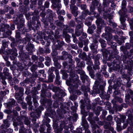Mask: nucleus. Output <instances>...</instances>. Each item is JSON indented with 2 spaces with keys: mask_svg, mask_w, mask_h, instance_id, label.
<instances>
[{
  "mask_svg": "<svg viewBox=\"0 0 133 133\" xmlns=\"http://www.w3.org/2000/svg\"><path fill=\"white\" fill-rule=\"evenodd\" d=\"M75 74L74 71H72L70 72V75L71 77L69 80H67L66 82L67 85L68 86L73 85L74 87H77L76 85L79 83L78 78H75Z\"/></svg>",
  "mask_w": 133,
  "mask_h": 133,
  "instance_id": "nucleus-1",
  "label": "nucleus"
},
{
  "mask_svg": "<svg viewBox=\"0 0 133 133\" xmlns=\"http://www.w3.org/2000/svg\"><path fill=\"white\" fill-rule=\"evenodd\" d=\"M105 31L107 33H109L108 35H105V38L107 41L109 45L113 44V43L112 42L111 39L112 38V35L109 33L112 31L111 28L109 27H106L105 28Z\"/></svg>",
  "mask_w": 133,
  "mask_h": 133,
  "instance_id": "nucleus-2",
  "label": "nucleus"
},
{
  "mask_svg": "<svg viewBox=\"0 0 133 133\" xmlns=\"http://www.w3.org/2000/svg\"><path fill=\"white\" fill-rule=\"evenodd\" d=\"M23 89L21 87H20L19 90L17 92H16L15 97L16 98L17 100V102L21 103H22V100L21 98V97L23 95Z\"/></svg>",
  "mask_w": 133,
  "mask_h": 133,
  "instance_id": "nucleus-3",
  "label": "nucleus"
},
{
  "mask_svg": "<svg viewBox=\"0 0 133 133\" xmlns=\"http://www.w3.org/2000/svg\"><path fill=\"white\" fill-rule=\"evenodd\" d=\"M113 52L112 53L109 50V51H107L106 49L104 48H103L101 50V51L103 53V56H104L105 57H107V55L108 53H111V55L112 57L113 58L116 57V54H117V52L116 51L114 50L113 49Z\"/></svg>",
  "mask_w": 133,
  "mask_h": 133,
  "instance_id": "nucleus-4",
  "label": "nucleus"
},
{
  "mask_svg": "<svg viewBox=\"0 0 133 133\" xmlns=\"http://www.w3.org/2000/svg\"><path fill=\"white\" fill-rule=\"evenodd\" d=\"M92 4L93 7H92V6L90 8V11H93L94 8L96 6H97L98 10L99 12H100L102 11H104V9L102 8V6H101V4H99L96 1L95 2H92Z\"/></svg>",
  "mask_w": 133,
  "mask_h": 133,
  "instance_id": "nucleus-5",
  "label": "nucleus"
},
{
  "mask_svg": "<svg viewBox=\"0 0 133 133\" xmlns=\"http://www.w3.org/2000/svg\"><path fill=\"white\" fill-rule=\"evenodd\" d=\"M70 6L71 13L75 16H77L79 12V11L77 10L78 9V8L76 6L71 5Z\"/></svg>",
  "mask_w": 133,
  "mask_h": 133,
  "instance_id": "nucleus-6",
  "label": "nucleus"
},
{
  "mask_svg": "<svg viewBox=\"0 0 133 133\" xmlns=\"http://www.w3.org/2000/svg\"><path fill=\"white\" fill-rule=\"evenodd\" d=\"M53 3V6L55 8H60L61 7V5L60 3V0H51Z\"/></svg>",
  "mask_w": 133,
  "mask_h": 133,
  "instance_id": "nucleus-7",
  "label": "nucleus"
},
{
  "mask_svg": "<svg viewBox=\"0 0 133 133\" xmlns=\"http://www.w3.org/2000/svg\"><path fill=\"white\" fill-rule=\"evenodd\" d=\"M99 15L96 16V17H97V19L96 21V22L97 25L99 26L100 27H101L104 25V21L102 19L100 18H98L97 17H99Z\"/></svg>",
  "mask_w": 133,
  "mask_h": 133,
  "instance_id": "nucleus-8",
  "label": "nucleus"
},
{
  "mask_svg": "<svg viewBox=\"0 0 133 133\" xmlns=\"http://www.w3.org/2000/svg\"><path fill=\"white\" fill-rule=\"evenodd\" d=\"M10 26L7 24H3L1 25L0 30L2 32L6 31L10 29Z\"/></svg>",
  "mask_w": 133,
  "mask_h": 133,
  "instance_id": "nucleus-9",
  "label": "nucleus"
},
{
  "mask_svg": "<svg viewBox=\"0 0 133 133\" xmlns=\"http://www.w3.org/2000/svg\"><path fill=\"white\" fill-rule=\"evenodd\" d=\"M62 55L60 57V58L62 60H66L67 58H68L69 55H70L68 54V52L64 51L62 52Z\"/></svg>",
  "mask_w": 133,
  "mask_h": 133,
  "instance_id": "nucleus-10",
  "label": "nucleus"
},
{
  "mask_svg": "<svg viewBox=\"0 0 133 133\" xmlns=\"http://www.w3.org/2000/svg\"><path fill=\"white\" fill-rule=\"evenodd\" d=\"M19 10L21 12H24L25 11H28L29 9L27 7H25L22 4H21L19 8Z\"/></svg>",
  "mask_w": 133,
  "mask_h": 133,
  "instance_id": "nucleus-11",
  "label": "nucleus"
},
{
  "mask_svg": "<svg viewBox=\"0 0 133 133\" xmlns=\"http://www.w3.org/2000/svg\"><path fill=\"white\" fill-rule=\"evenodd\" d=\"M15 101L13 99H11V101L9 102L7 104V106L8 108L12 107L15 105Z\"/></svg>",
  "mask_w": 133,
  "mask_h": 133,
  "instance_id": "nucleus-12",
  "label": "nucleus"
},
{
  "mask_svg": "<svg viewBox=\"0 0 133 133\" xmlns=\"http://www.w3.org/2000/svg\"><path fill=\"white\" fill-rule=\"evenodd\" d=\"M82 125L85 128L88 127V125L87 123V121L85 119V117H82Z\"/></svg>",
  "mask_w": 133,
  "mask_h": 133,
  "instance_id": "nucleus-13",
  "label": "nucleus"
},
{
  "mask_svg": "<svg viewBox=\"0 0 133 133\" xmlns=\"http://www.w3.org/2000/svg\"><path fill=\"white\" fill-rule=\"evenodd\" d=\"M90 123L91 124V127L93 131L95 130L96 128H98V125L96 124V123L94 120L91 121Z\"/></svg>",
  "mask_w": 133,
  "mask_h": 133,
  "instance_id": "nucleus-14",
  "label": "nucleus"
},
{
  "mask_svg": "<svg viewBox=\"0 0 133 133\" xmlns=\"http://www.w3.org/2000/svg\"><path fill=\"white\" fill-rule=\"evenodd\" d=\"M77 72L78 74L82 76L81 77L82 79H84V78H85L87 77V76L85 74V72L84 71L82 70H78Z\"/></svg>",
  "mask_w": 133,
  "mask_h": 133,
  "instance_id": "nucleus-15",
  "label": "nucleus"
},
{
  "mask_svg": "<svg viewBox=\"0 0 133 133\" xmlns=\"http://www.w3.org/2000/svg\"><path fill=\"white\" fill-rule=\"evenodd\" d=\"M126 4V2L124 0L123 1L122 3V10L123 11V15L127 11L126 9L125 8V5Z\"/></svg>",
  "mask_w": 133,
  "mask_h": 133,
  "instance_id": "nucleus-16",
  "label": "nucleus"
},
{
  "mask_svg": "<svg viewBox=\"0 0 133 133\" xmlns=\"http://www.w3.org/2000/svg\"><path fill=\"white\" fill-rule=\"evenodd\" d=\"M19 132L20 133H31V131L30 129H26L25 130V129L23 127H22L21 128V129H20Z\"/></svg>",
  "mask_w": 133,
  "mask_h": 133,
  "instance_id": "nucleus-17",
  "label": "nucleus"
},
{
  "mask_svg": "<svg viewBox=\"0 0 133 133\" xmlns=\"http://www.w3.org/2000/svg\"><path fill=\"white\" fill-rule=\"evenodd\" d=\"M34 46L33 45L30 43V42H28L26 46V48L27 50L28 51L30 50L33 49Z\"/></svg>",
  "mask_w": 133,
  "mask_h": 133,
  "instance_id": "nucleus-18",
  "label": "nucleus"
},
{
  "mask_svg": "<svg viewBox=\"0 0 133 133\" xmlns=\"http://www.w3.org/2000/svg\"><path fill=\"white\" fill-rule=\"evenodd\" d=\"M23 118L24 120V124L27 125H29L30 124V122L28 118L25 116H24Z\"/></svg>",
  "mask_w": 133,
  "mask_h": 133,
  "instance_id": "nucleus-19",
  "label": "nucleus"
},
{
  "mask_svg": "<svg viewBox=\"0 0 133 133\" xmlns=\"http://www.w3.org/2000/svg\"><path fill=\"white\" fill-rule=\"evenodd\" d=\"M4 125H2L1 127L2 128H7L9 126V124L8 123V119L4 120Z\"/></svg>",
  "mask_w": 133,
  "mask_h": 133,
  "instance_id": "nucleus-20",
  "label": "nucleus"
},
{
  "mask_svg": "<svg viewBox=\"0 0 133 133\" xmlns=\"http://www.w3.org/2000/svg\"><path fill=\"white\" fill-rule=\"evenodd\" d=\"M95 58V64L96 65V68L95 69H98V65H99V61H98V60L99 59V58L97 56H95V58Z\"/></svg>",
  "mask_w": 133,
  "mask_h": 133,
  "instance_id": "nucleus-21",
  "label": "nucleus"
},
{
  "mask_svg": "<svg viewBox=\"0 0 133 133\" xmlns=\"http://www.w3.org/2000/svg\"><path fill=\"white\" fill-rule=\"evenodd\" d=\"M83 24L82 23H81L76 26V29L75 30L83 29Z\"/></svg>",
  "mask_w": 133,
  "mask_h": 133,
  "instance_id": "nucleus-22",
  "label": "nucleus"
},
{
  "mask_svg": "<svg viewBox=\"0 0 133 133\" xmlns=\"http://www.w3.org/2000/svg\"><path fill=\"white\" fill-rule=\"evenodd\" d=\"M20 23H18L17 25V27L19 29L23 26L24 22V20L23 18L20 19Z\"/></svg>",
  "mask_w": 133,
  "mask_h": 133,
  "instance_id": "nucleus-23",
  "label": "nucleus"
},
{
  "mask_svg": "<svg viewBox=\"0 0 133 133\" xmlns=\"http://www.w3.org/2000/svg\"><path fill=\"white\" fill-rule=\"evenodd\" d=\"M99 41L101 43V45L102 48L105 47L106 46V44L105 43V41L102 39H100Z\"/></svg>",
  "mask_w": 133,
  "mask_h": 133,
  "instance_id": "nucleus-24",
  "label": "nucleus"
},
{
  "mask_svg": "<svg viewBox=\"0 0 133 133\" xmlns=\"http://www.w3.org/2000/svg\"><path fill=\"white\" fill-rule=\"evenodd\" d=\"M88 42L87 41H84V44L85 45L84 47L83 48V50L84 51H88V48L87 46Z\"/></svg>",
  "mask_w": 133,
  "mask_h": 133,
  "instance_id": "nucleus-25",
  "label": "nucleus"
},
{
  "mask_svg": "<svg viewBox=\"0 0 133 133\" xmlns=\"http://www.w3.org/2000/svg\"><path fill=\"white\" fill-rule=\"evenodd\" d=\"M46 20L48 21L50 23H53V19L52 15L51 16H47Z\"/></svg>",
  "mask_w": 133,
  "mask_h": 133,
  "instance_id": "nucleus-26",
  "label": "nucleus"
},
{
  "mask_svg": "<svg viewBox=\"0 0 133 133\" xmlns=\"http://www.w3.org/2000/svg\"><path fill=\"white\" fill-rule=\"evenodd\" d=\"M88 14L89 15H90V13L87 10H85L82 12V17L83 18H84L85 16H86L87 14Z\"/></svg>",
  "mask_w": 133,
  "mask_h": 133,
  "instance_id": "nucleus-27",
  "label": "nucleus"
},
{
  "mask_svg": "<svg viewBox=\"0 0 133 133\" xmlns=\"http://www.w3.org/2000/svg\"><path fill=\"white\" fill-rule=\"evenodd\" d=\"M83 29L75 30V33L77 36H79L83 33Z\"/></svg>",
  "mask_w": 133,
  "mask_h": 133,
  "instance_id": "nucleus-28",
  "label": "nucleus"
},
{
  "mask_svg": "<svg viewBox=\"0 0 133 133\" xmlns=\"http://www.w3.org/2000/svg\"><path fill=\"white\" fill-rule=\"evenodd\" d=\"M31 98L29 96H28L26 98V99L29 105L31 104L32 103V102L31 101Z\"/></svg>",
  "mask_w": 133,
  "mask_h": 133,
  "instance_id": "nucleus-29",
  "label": "nucleus"
},
{
  "mask_svg": "<svg viewBox=\"0 0 133 133\" xmlns=\"http://www.w3.org/2000/svg\"><path fill=\"white\" fill-rule=\"evenodd\" d=\"M55 70V71L56 70H55V68L54 67H52L48 71V74L51 75L53 74V72Z\"/></svg>",
  "mask_w": 133,
  "mask_h": 133,
  "instance_id": "nucleus-30",
  "label": "nucleus"
},
{
  "mask_svg": "<svg viewBox=\"0 0 133 133\" xmlns=\"http://www.w3.org/2000/svg\"><path fill=\"white\" fill-rule=\"evenodd\" d=\"M81 88L83 91L84 92H88L89 91V88L88 87H86L84 85H83L82 86Z\"/></svg>",
  "mask_w": 133,
  "mask_h": 133,
  "instance_id": "nucleus-31",
  "label": "nucleus"
},
{
  "mask_svg": "<svg viewBox=\"0 0 133 133\" xmlns=\"http://www.w3.org/2000/svg\"><path fill=\"white\" fill-rule=\"evenodd\" d=\"M37 66L36 65H32L30 68L31 71L33 72H34L37 69Z\"/></svg>",
  "mask_w": 133,
  "mask_h": 133,
  "instance_id": "nucleus-32",
  "label": "nucleus"
},
{
  "mask_svg": "<svg viewBox=\"0 0 133 133\" xmlns=\"http://www.w3.org/2000/svg\"><path fill=\"white\" fill-rule=\"evenodd\" d=\"M68 56H68V57L67 58L69 59L68 61L69 63L72 64L74 63V62L72 59V56L70 55H69Z\"/></svg>",
  "mask_w": 133,
  "mask_h": 133,
  "instance_id": "nucleus-33",
  "label": "nucleus"
},
{
  "mask_svg": "<svg viewBox=\"0 0 133 133\" xmlns=\"http://www.w3.org/2000/svg\"><path fill=\"white\" fill-rule=\"evenodd\" d=\"M111 18H112V17L111 18L110 17L109 18V21L110 22V24L111 25H112L113 27L114 28L117 26V24H116L115 23L111 22V21L110 19Z\"/></svg>",
  "mask_w": 133,
  "mask_h": 133,
  "instance_id": "nucleus-34",
  "label": "nucleus"
},
{
  "mask_svg": "<svg viewBox=\"0 0 133 133\" xmlns=\"http://www.w3.org/2000/svg\"><path fill=\"white\" fill-rule=\"evenodd\" d=\"M57 13L58 15L62 14L64 15L65 14V11L64 10H62L61 11L60 10H58L57 11Z\"/></svg>",
  "mask_w": 133,
  "mask_h": 133,
  "instance_id": "nucleus-35",
  "label": "nucleus"
},
{
  "mask_svg": "<svg viewBox=\"0 0 133 133\" xmlns=\"http://www.w3.org/2000/svg\"><path fill=\"white\" fill-rule=\"evenodd\" d=\"M110 124L109 123H106L104 126V128L105 129H109Z\"/></svg>",
  "mask_w": 133,
  "mask_h": 133,
  "instance_id": "nucleus-36",
  "label": "nucleus"
},
{
  "mask_svg": "<svg viewBox=\"0 0 133 133\" xmlns=\"http://www.w3.org/2000/svg\"><path fill=\"white\" fill-rule=\"evenodd\" d=\"M81 56H82L81 58L82 59L85 60H86L87 58V55L86 53L85 52H83L81 55Z\"/></svg>",
  "mask_w": 133,
  "mask_h": 133,
  "instance_id": "nucleus-37",
  "label": "nucleus"
},
{
  "mask_svg": "<svg viewBox=\"0 0 133 133\" xmlns=\"http://www.w3.org/2000/svg\"><path fill=\"white\" fill-rule=\"evenodd\" d=\"M69 26L71 27H74L75 25V23L74 21H71L69 23Z\"/></svg>",
  "mask_w": 133,
  "mask_h": 133,
  "instance_id": "nucleus-38",
  "label": "nucleus"
},
{
  "mask_svg": "<svg viewBox=\"0 0 133 133\" xmlns=\"http://www.w3.org/2000/svg\"><path fill=\"white\" fill-rule=\"evenodd\" d=\"M9 92V90H6V91H1V95L3 96H5L6 94H8Z\"/></svg>",
  "mask_w": 133,
  "mask_h": 133,
  "instance_id": "nucleus-39",
  "label": "nucleus"
},
{
  "mask_svg": "<svg viewBox=\"0 0 133 133\" xmlns=\"http://www.w3.org/2000/svg\"><path fill=\"white\" fill-rule=\"evenodd\" d=\"M115 98L116 100L119 103H122L123 102V99L120 97L116 96Z\"/></svg>",
  "mask_w": 133,
  "mask_h": 133,
  "instance_id": "nucleus-40",
  "label": "nucleus"
},
{
  "mask_svg": "<svg viewBox=\"0 0 133 133\" xmlns=\"http://www.w3.org/2000/svg\"><path fill=\"white\" fill-rule=\"evenodd\" d=\"M18 122L19 123L17 122H14L13 123L14 125V126L16 127L18 125H19V124H20V125H21L23 124V123L21 122L20 121H18Z\"/></svg>",
  "mask_w": 133,
  "mask_h": 133,
  "instance_id": "nucleus-41",
  "label": "nucleus"
},
{
  "mask_svg": "<svg viewBox=\"0 0 133 133\" xmlns=\"http://www.w3.org/2000/svg\"><path fill=\"white\" fill-rule=\"evenodd\" d=\"M120 121L122 122H124V119L125 118V116L120 115Z\"/></svg>",
  "mask_w": 133,
  "mask_h": 133,
  "instance_id": "nucleus-42",
  "label": "nucleus"
},
{
  "mask_svg": "<svg viewBox=\"0 0 133 133\" xmlns=\"http://www.w3.org/2000/svg\"><path fill=\"white\" fill-rule=\"evenodd\" d=\"M10 7L8 6H4V9L5 12H7L10 10Z\"/></svg>",
  "mask_w": 133,
  "mask_h": 133,
  "instance_id": "nucleus-43",
  "label": "nucleus"
},
{
  "mask_svg": "<svg viewBox=\"0 0 133 133\" xmlns=\"http://www.w3.org/2000/svg\"><path fill=\"white\" fill-rule=\"evenodd\" d=\"M8 70H9L6 68H4L3 72L5 75H8L9 73L8 72Z\"/></svg>",
  "mask_w": 133,
  "mask_h": 133,
  "instance_id": "nucleus-44",
  "label": "nucleus"
},
{
  "mask_svg": "<svg viewBox=\"0 0 133 133\" xmlns=\"http://www.w3.org/2000/svg\"><path fill=\"white\" fill-rule=\"evenodd\" d=\"M126 115H128V117L131 118L132 117V114L131 111L128 110L126 113Z\"/></svg>",
  "mask_w": 133,
  "mask_h": 133,
  "instance_id": "nucleus-45",
  "label": "nucleus"
},
{
  "mask_svg": "<svg viewBox=\"0 0 133 133\" xmlns=\"http://www.w3.org/2000/svg\"><path fill=\"white\" fill-rule=\"evenodd\" d=\"M127 94L130 95H133V91H132L130 89H128L127 91Z\"/></svg>",
  "mask_w": 133,
  "mask_h": 133,
  "instance_id": "nucleus-46",
  "label": "nucleus"
},
{
  "mask_svg": "<svg viewBox=\"0 0 133 133\" xmlns=\"http://www.w3.org/2000/svg\"><path fill=\"white\" fill-rule=\"evenodd\" d=\"M9 13L10 14H13L15 13V11L14 9L12 7H10V8Z\"/></svg>",
  "mask_w": 133,
  "mask_h": 133,
  "instance_id": "nucleus-47",
  "label": "nucleus"
},
{
  "mask_svg": "<svg viewBox=\"0 0 133 133\" xmlns=\"http://www.w3.org/2000/svg\"><path fill=\"white\" fill-rule=\"evenodd\" d=\"M45 52L46 53H49L50 52V50L49 49L48 47L47 46H45Z\"/></svg>",
  "mask_w": 133,
  "mask_h": 133,
  "instance_id": "nucleus-48",
  "label": "nucleus"
},
{
  "mask_svg": "<svg viewBox=\"0 0 133 133\" xmlns=\"http://www.w3.org/2000/svg\"><path fill=\"white\" fill-rule=\"evenodd\" d=\"M56 24L58 26H61L62 24L58 20H57L55 22Z\"/></svg>",
  "mask_w": 133,
  "mask_h": 133,
  "instance_id": "nucleus-49",
  "label": "nucleus"
},
{
  "mask_svg": "<svg viewBox=\"0 0 133 133\" xmlns=\"http://www.w3.org/2000/svg\"><path fill=\"white\" fill-rule=\"evenodd\" d=\"M61 72L63 76H64L65 77H67V74L65 71L63 70H61Z\"/></svg>",
  "mask_w": 133,
  "mask_h": 133,
  "instance_id": "nucleus-50",
  "label": "nucleus"
},
{
  "mask_svg": "<svg viewBox=\"0 0 133 133\" xmlns=\"http://www.w3.org/2000/svg\"><path fill=\"white\" fill-rule=\"evenodd\" d=\"M96 76L97 77L98 79L101 81L102 79V76L99 73L96 74Z\"/></svg>",
  "mask_w": 133,
  "mask_h": 133,
  "instance_id": "nucleus-51",
  "label": "nucleus"
},
{
  "mask_svg": "<svg viewBox=\"0 0 133 133\" xmlns=\"http://www.w3.org/2000/svg\"><path fill=\"white\" fill-rule=\"evenodd\" d=\"M76 0H71L70 1L71 4L70 6L72 5V6H75V4L76 3Z\"/></svg>",
  "mask_w": 133,
  "mask_h": 133,
  "instance_id": "nucleus-52",
  "label": "nucleus"
},
{
  "mask_svg": "<svg viewBox=\"0 0 133 133\" xmlns=\"http://www.w3.org/2000/svg\"><path fill=\"white\" fill-rule=\"evenodd\" d=\"M37 114V113H34V112H31L30 114V115L31 117L32 118H35V117H37V116H36V114Z\"/></svg>",
  "mask_w": 133,
  "mask_h": 133,
  "instance_id": "nucleus-53",
  "label": "nucleus"
},
{
  "mask_svg": "<svg viewBox=\"0 0 133 133\" xmlns=\"http://www.w3.org/2000/svg\"><path fill=\"white\" fill-rule=\"evenodd\" d=\"M47 14L49 16H51L52 15V11L49 9H48L47 10Z\"/></svg>",
  "mask_w": 133,
  "mask_h": 133,
  "instance_id": "nucleus-54",
  "label": "nucleus"
},
{
  "mask_svg": "<svg viewBox=\"0 0 133 133\" xmlns=\"http://www.w3.org/2000/svg\"><path fill=\"white\" fill-rule=\"evenodd\" d=\"M16 37L17 38H19L20 37V34L19 30H18L16 32Z\"/></svg>",
  "mask_w": 133,
  "mask_h": 133,
  "instance_id": "nucleus-55",
  "label": "nucleus"
},
{
  "mask_svg": "<svg viewBox=\"0 0 133 133\" xmlns=\"http://www.w3.org/2000/svg\"><path fill=\"white\" fill-rule=\"evenodd\" d=\"M68 31L69 32L71 33L72 34V37L75 38V37L73 34L74 32V30L73 29H70L68 30Z\"/></svg>",
  "mask_w": 133,
  "mask_h": 133,
  "instance_id": "nucleus-56",
  "label": "nucleus"
},
{
  "mask_svg": "<svg viewBox=\"0 0 133 133\" xmlns=\"http://www.w3.org/2000/svg\"><path fill=\"white\" fill-rule=\"evenodd\" d=\"M31 58L34 61H37L38 60V57L35 55L32 56Z\"/></svg>",
  "mask_w": 133,
  "mask_h": 133,
  "instance_id": "nucleus-57",
  "label": "nucleus"
},
{
  "mask_svg": "<svg viewBox=\"0 0 133 133\" xmlns=\"http://www.w3.org/2000/svg\"><path fill=\"white\" fill-rule=\"evenodd\" d=\"M58 70H56V80H59L60 79V76L59 75V73L57 74L58 72Z\"/></svg>",
  "mask_w": 133,
  "mask_h": 133,
  "instance_id": "nucleus-58",
  "label": "nucleus"
},
{
  "mask_svg": "<svg viewBox=\"0 0 133 133\" xmlns=\"http://www.w3.org/2000/svg\"><path fill=\"white\" fill-rule=\"evenodd\" d=\"M97 112L98 115L100 111L102 110V108L100 107H98L97 108Z\"/></svg>",
  "mask_w": 133,
  "mask_h": 133,
  "instance_id": "nucleus-59",
  "label": "nucleus"
},
{
  "mask_svg": "<svg viewBox=\"0 0 133 133\" xmlns=\"http://www.w3.org/2000/svg\"><path fill=\"white\" fill-rule=\"evenodd\" d=\"M129 35L131 36V42L132 41H133V32L132 31L130 32H129Z\"/></svg>",
  "mask_w": 133,
  "mask_h": 133,
  "instance_id": "nucleus-60",
  "label": "nucleus"
},
{
  "mask_svg": "<svg viewBox=\"0 0 133 133\" xmlns=\"http://www.w3.org/2000/svg\"><path fill=\"white\" fill-rule=\"evenodd\" d=\"M75 60L77 63V66H78L79 64H80V60L77 57L75 58Z\"/></svg>",
  "mask_w": 133,
  "mask_h": 133,
  "instance_id": "nucleus-61",
  "label": "nucleus"
},
{
  "mask_svg": "<svg viewBox=\"0 0 133 133\" xmlns=\"http://www.w3.org/2000/svg\"><path fill=\"white\" fill-rule=\"evenodd\" d=\"M67 34V31L66 30L64 29H63V36H66V35H68Z\"/></svg>",
  "mask_w": 133,
  "mask_h": 133,
  "instance_id": "nucleus-62",
  "label": "nucleus"
},
{
  "mask_svg": "<svg viewBox=\"0 0 133 133\" xmlns=\"http://www.w3.org/2000/svg\"><path fill=\"white\" fill-rule=\"evenodd\" d=\"M80 7L81 9L83 10H85L87 8V6L85 4H82L81 5Z\"/></svg>",
  "mask_w": 133,
  "mask_h": 133,
  "instance_id": "nucleus-63",
  "label": "nucleus"
},
{
  "mask_svg": "<svg viewBox=\"0 0 133 133\" xmlns=\"http://www.w3.org/2000/svg\"><path fill=\"white\" fill-rule=\"evenodd\" d=\"M89 74L90 75L92 78H93L94 77L95 75L94 74L93 71L89 72Z\"/></svg>",
  "mask_w": 133,
  "mask_h": 133,
  "instance_id": "nucleus-64",
  "label": "nucleus"
}]
</instances>
